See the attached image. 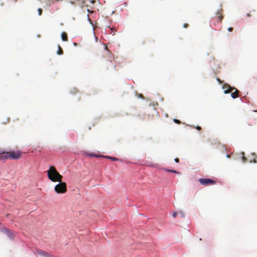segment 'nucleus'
I'll use <instances>...</instances> for the list:
<instances>
[{"mask_svg": "<svg viewBox=\"0 0 257 257\" xmlns=\"http://www.w3.org/2000/svg\"><path fill=\"white\" fill-rule=\"evenodd\" d=\"M233 28H232V27H229V28L228 29V30L229 31V32H231V31L233 30Z\"/></svg>", "mask_w": 257, "mask_h": 257, "instance_id": "obj_24", "label": "nucleus"}, {"mask_svg": "<svg viewBox=\"0 0 257 257\" xmlns=\"http://www.w3.org/2000/svg\"><path fill=\"white\" fill-rule=\"evenodd\" d=\"M3 230L5 232H6V234H7L8 237H10V238H11V239H12V238H14V237H15V235L12 230H9V229H7V228H4L3 229Z\"/></svg>", "mask_w": 257, "mask_h": 257, "instance_id": "obj_8", "label": "nucleus"}, {"mask_svg": "<svg viewBox=\"0 0 257 257\" xmlns=\"http://www.w3.org/2000/svg\"><path fill=\"white\" fill-rule=\"evenodd\" d=\"M217 80L219 82V83H222V81L220 80V78H217Z\"/></svg>", "mask_w": 257, "mask_h": 257, "instance_id": "obj_23", "label": "nucleus"}, {"mask_svg": "<svg viewBox=\"0 0 257 257\" xmlns=\"http://www.w3.org/2000/svg\"><path fill=\"white\" fill-rule=\"evenodd\" d=\"M178 214H179L181 217H182V218H184V217H185V213L183 212V210H180L179 211H178Z\"/></svg>", "mask_w": 257, "mask_h": 257, "instance_id": "obj_14", "label": "nucleus"}, {"mask_svg": "<svg viewBox=\"0 0 257 257\" xmlns=\"http://www.w3.org/2000/svg\"><path fill=\"white\" fill-rule=\"evenodd\" d=\"M140 96V97H141V96H142V97H143V96L142 95V94H141Z\"/></svg>", "mask_w": 257, "mask_h": 257, "instance_id": "obj_28", "label": "nucleus"}, {"mask_svg": "<svg viewBox=\"0 0 257 257\" xmlns=\"http://www.w3.org/2000/svg\"><path fill=\"white\" fill-rule=\"evenodd\" d=\"M234 88L233 90H234L235 91L233 92H231V96L232 98L238 97L239 91L237 90V88Z\"/></svg>", "mask_w": 257, "mask_h": 257, "instance_id": "obj_10", "label": "nucleus"}, {"mask_svg": "<svg viewBox=\"0 0 257 257\" xmlns=\"http://www.w3.org/2000/svg\"><path fill=\"white\" fill-rule=\"evenodd\" d=\"M88 155L89 156H94V157H99L100 156L99 155H95V154H93V153H89Z\"/></svg>", "mask_w": 257, "mask_h": 257, "instance_id": "obj_17", "label": "nucleus"}, {"mask_svg": "<svg viewBox=\"0 0 257 257\" xmlns=\"http://www.w3.org/2000/svg\"><path fill=\"white\" fill-rule=\"evenodd\" d=\"M196 128L197 130H201V126H196Z\"/></svg>", "mask_w": 257, "mask_h": 257, "instance_id": "obj_25", "label": "nucleus"}, {"mask_svg": "<svg viewBox=\"0 0 257 257\" xmlns=\"http://www.w3.org/2000/svg\"><path fill=\"white\" fill-rule=\"evenodd\" d=\"M243 156L242 157V159L243 162H245V161H246V160H247V159H246V158H245V157L244 156V153H243Z\"/></svg>", "mask_w": 257, "mask_h": 257, "instance_id": "obj_19", "label": "nucleus"}, {"mask_svg": "<svg viewBox=\"0 0 257 257\" xmlns=\"http://www.w3.org/2000/svg\"><path fill=\"white\" fill-rule=\"evenodd\" d=\"M105 49L107 50V46H105Z\"/></svg>", "mask_w": 257, "mask_h": 257, "instance_id": "obj_30", "label": "nucleus"}, {"mask_svg": "<svg viewBox=\"0 0 257 257\" xmlns=\"http://www.w3.org/2000/svg\"><path fill=\"white\" fill-rule=\"evenodd\" d=\"M247 16L249 17L250 16V15L249 13L247 14Z\"/></svg>", "mask_w": 257, "mask_h": 257, "instance_id": "obj_27", "label": "nucleus"}, {"mask_svg": "<svg viewBox=\"0 0 257 257\" xmlns=\"http://www.w3.org/2000/svg\"><path fill=\"white\" fill-rule=\"evenodd\" d=\"M222 12L223 10L222 9L220 8L219 10H217L216 12V16L217 17L218 19H219V21H222V20L223 18V16L222 15Z\"/></svg>", "mask_w": 257, "mask_h": 257, "instance_id": "obj_9", "label": "nucleus"}, {"mask_svg": "<svg viewBox=\"0 0 257 257\" xmlns=\"http://www.w3.org/2000/svg\"><path fill=\"white\" fill-rule=\"evenodd\" d=\"M178 213L179 211L178 212H177V211H174V212L173 213V217L174 218H176V217H177L178 214H179Z\"/></svg>", "mask_w": 257, "mask_h": 257, "instance_id": "obj_16", "label": "nucleus"}, {"mask_svg": "<svg viewBox=\"0 0 257 257\" xmlns=\"http://www.w3.org/2000/svg\"><path fill=\"white\" fill-rule=\"evenodd\" d=\"M199 182L203 185H208V184H213L216 183L214 180L209 179V178H200Z\"/></svg>", "mask_w": 257, "mask_h": 257, "instance_id": "obj_4", "label": "nucleus"}, {"mask_svg": "<svg viewBox=\"0 0 257 257\" xmlns=\"http://www.w3.org/2000/svg\"><path fill=\"white\" fill-rule=\"evenodd\" d=\"M58 50L57 52L58 54H63V50H62V48L60 47V45L58 46Z\"/></svg>", "mask_w": 257, "mask_h": 257, "instance_id": "obj_12", "label": "nucleus"}, {"mask_svg": "<svg viewBox=\"0 0 257 257\" xmlns=\"http://www.w3.org/2000/svg\"><path fill=\"white\" fill-rule=\"evenodd\" d=\"M174 161H175V162H177V163H178V162H179V158H175L174 159Z\"/></svg>", "mask_w": 257, "mask_h": 257, "instance_id": "obj_22", "label": "nucleus"}, {"mask_svg": "<svg viewBox=\"0 0 257 257\" xmlns=\"http://www.w3.org/2000/svg\"><path fill=\"white\" fill-rule=\"evenodd\" d=\"M48 177L49 180L55 182V181H61L63 177L60 174L55 167L51 166L50 169L48 170Z\"/></svg>", "mask_w": 257, "mask_h": 257, "instance_id": "obj_1", "label": "nucleus"}, {"mask_svg": "<svg viewBox=\"0 0 257 257\" xmlns=\"http://www.w3.org/2000/svg\"><path fill=\"white\" fill-rule=\"evenodd\" d=\"M163 170H164L165 171H168V172L175 173L176 174H179L180 173L177 172V171H175V170L165 169V168H163Z\"/></svg>", "mask_w": 257, "mask_h": 257, "instance_id": "obj_13", "label": "nucleus"}, {"mask_svg": "<svg viewBox=\"0 0 257 257\" xmlns=\"http://www.w3.org/2000/svg\"><path fill=\"white\" fill-rule=\"evenodd\" d=\"M223 88L224 93L231 92V91H233L234 89L233 88H232V87H231V86L228 85L227 83H224L223 85Z\"/></svg>", "mask_w": 257, "mask_h": 257, "instance_id": "obj_7", "label": "nucleus"}, {"mask_svg": "<svg viewBox=\"0 0 257 257\" xmlns=\"http://www.w3.org/2000/svg\"><path fill=\"white\" fill-rule=\"evenodd\" d=\"M8 159H9L8 152L0 149V160L5 161V160H7Z\"/></svg>", "mask_w": 257, "mask_h": 257, "instance_id": "obj_5", "label": "nucleus"}, {"mask_svg": "<svg viewBox=\"0 0 257 257\" xmlns=\"http://www.w3.org/2000/svg\"><path fill=\"white\" fill-rule=\"evenodd\" d=\"M61 39L63 41H68V38L67 36V34L66 32H62L61 34Z\"/></svg>", "mask_w": 257, "mask_h": 257, "instance_id": "obj_11", "label": "nucleus"}, {"mask_svg": "<svg viewBox=\"0 0 257 257\" xmlns=\"http://www.w3.org/2000/svg\"><path fill=\"white\" fill-rule=\"evenodd\" d=\"M226 157H230V155H227Z\"/></svg>", "mask_w": 257, "mask_h": 257, "instance_id": "obj_29", "label": "nucleus"}, {"mask_svg": "<svg viewBox=\"0 0 257 257\" xmlns=\"http://www.w3.org/2000/svg\"><path fill=\"white\" fill-rule=\"evenodd\" d=\"M38 12L39 13V15H41L42 13V9L41 8H39L38 9Z\"/></svg>", "mask_w": 257, "mask_h": 257, "instance_id": "obj_18", "label": "nucleus"}, {"mask_svg": "<svg viewBox=\"0 0 257 257\" xmlns=\"http://www.w3.org/2000/svg\"><path fill=\"white\" fill-rule=\"evenodd\" d=\"M104 157H105L106 158L110 159L112 160H117L118 158H113V157H108V156H104Z\"/></svg>", "mask_w": 257, "mask_h": 257, "instance_id": "obj_15", "label": "nucleus"}, {"mask_svg": "<svg viewBox=\"0 0 257 257\" xmlns=\"http://www.w3.org/2000/svg\"><path fill=\"white\" fill-rule=\"evenodd\" d=\"M174 121H175L176 123H177L178 124H180V123H181V121H180V120H178V119H174Z\"/></svg>", "mask_w": 257, "mask_h": 257, "instance_id": "obj_20", "label": "nucleus"}, {"mask_svg": "<svg viewBox=\"0 0 257 257\" xmlns=\"http://www.w3.org/2000/svg\"><path fill=\"white\" fill-rule=\"evenodd\" d=\"M34 253L36 254L37 255H40L41 256H48L49 254L46 251L42 250V249H35L34 250Z\"/></svg>", "mask_w": 257, "mask_h": 257, "instance_id": "obj_6", "label": "nucleus"}, {"mask_svg": "<svg viewBox=\"0 0 257 257\" xmlns=\"http://www.w3.org/2000/svg\"><path fill=\"white\" fill-rule=\"evenodd\" d=\"M55 191L58 194H64L67 191V184L65 182H59L55 187Z\"/></svg>", "mask_w": 257, "mask_h": 257, "instance_id": "obj_2", "label": "nucleus"}, {"mask_svg": "<svg viewBox=\"0 0 257 257\" xmlns=\"http://www.w3.org/2000/svg\"><path fill=\"white\" fill-rule=\"evenodd\" d=\"M188 26H189L188 24H186V23L184 24V25H183L184 28H188Z\"/></svg>", "mask_w": 257, "mask_h": 257, "instance_id": "obj_21", "label": "nucleus"}, {"mask_svg": "<svg viewBox=\"0 0 257 257\" xmlns=\"http://www.w3.org/2000/svg\"><path fill=\"white\" fill-rule=\"evenodd\" d=\"M23 153L22 151H10L8 152V159L11 160H18L22 156Z\"/></svg>", "mask_w": 257, "mask_h": 257, "instance_id": "obj_3", "label": "nucleus"}, {"mask_svg": "<svg viewBox=\"0 0 257 257\" xmlns=\"http://www.w3.org/2000/svg\"><path fill=\"white\" fill-rule=\"evenodd\" d=\"M253 162H256V160H255V159H254V160H253ZM250 162H252V161H251V160H250Z\"/></svg>", "mask_w": 257, "mask_h": 257, "instance_id": "obj_26", "label": "nucleus"}]
</instances>
